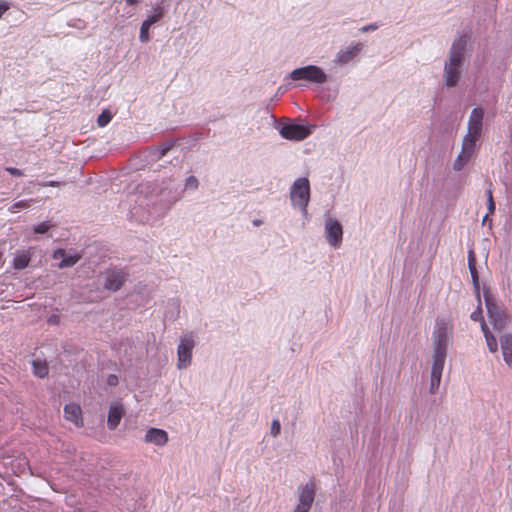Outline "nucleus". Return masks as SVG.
Listing matches in <instances>:
<instances>
[{
    "instance_id": "nucleus-1",
    "label": "nucleus",
    "mask_w": 512,
    "mask_h": 512,
    "mask_svg": "<svg viewBox=\"0 0 512 512\" xmlns=\"http://www.w3.org/2000/svg\"><path fill=\"white\" fill-rule=\"evenodd\" d=\"M451 334L452 325L445 319H437L432 336L433 361L429 387L431 394H435L439 389Z\"/></svg>"
},
{
    "instance_id": "nucleus-2",
    "label": "nucleus",
    "mask_w": 512,
    "mask_h": 512,
    "mask_svg": "<svg viewBox=\"0 0 512 512\" xmlns=\"http://www.w3.org/2000/svg\"><path fill=\"white\" fill-rule=\"evenodd\" d=\"M470 41L468 34H461L455 39L444 63L443 80L446 87L457 86L462 76V67L466 60L467 47Z\"/></svg>"
},
{
    "instance_id": "nucleus-3",
    "label": "nucleus",
    "mask_w": 512,
    "mask_h": 512,
    "mask_svg": "<svg viewBox=\"0 0 512 512\" xmlns=\"http://www.w3.org/2000/svg\"><path fill=\"white\" fill-rule=\"evenodd\" d=\"M293 81H306L309 83L323 84L328 76L322 68L315 65H307L292 70L288 76Z\"/></svg>"
},
{
    "instance_id": "nucleus-4",
    "label": "nucleus",
    "mask_w": 512,
    "mask_h": 512,
    "mask_svg": "<svg viewBox=\"0 0 512 512\" xmlns=\"http://www.w3.org/2000/svg\"><path fill=\"white\" fill-rule=\"evenodd\" d=\"M483 117L484 111L482 108L476 107L471 111L467 125V134L462 141L463 144H468L470 147L475 148L476 142L482 133Z\"/></svg>"
},
{
    "instance_id": "nucleus-5",
    "label": "nucleus",
    "mask_w": 512,
    "mask_h": 512,
    "mask_svg": "<svg viewBox=\"0 0 512 512\" xmlns=\"http://www.w3.org/2000/svg\"><path fill=\"white\" fill-rule=\"evenodd\" d=\"M290 198L294 206H298L304 214L310 199V186L307 178L297 179L290 192Z\"/></svg>"
},
{
    "instance_id": "nucleus-6",
    "label": "nucleus",
    "mask_w": 512,
    "mask_h": 512,
    "mask_svg": "<svg viewBox=\"0 0 512 512\" xmlns=\"http://www.w3.org/2000/svg\"><path fill=\"white\" fill-rule=\"evenodd\" d=\"M485 304L487 307L488 317L494 329L502 330L505 327L506 315L504 310L495 302L492 295L488 292L484 293Z\"/></svg>"
},
{
    "instance_id": "nucleus-7",
    "label": "nucleus",
    "mask_w": 512,
    "mask_h": 512,
    "mask_svg": "<svg viewBox=\"0 0 512 512\" xmlns=\"http://www.w3.org/2000/svg\"><path fill=\"white\" fill-rule=\"evenodd\" d=\"M195 347V340L192 333L184 335L180 339V343L177 348V367L179 369L187 368L191 364L192 351Z\"/></svg>"
},
{
    "instance_id": "nucleus-8",
    "label": "nucleus",
    "mask_w": 512,
    "mask_h": 512,
    "mask_svg": "<svg viewBox=\"0 0 512 512\" xmlns=\"http://www.w3.org/2000/svg\"><path fill=\"white\" fill-rule=\"evenodd\" d=\"M316 495V485L308 482L298 488V503L293 512H309Z\"/></svg>"
},
{
    "instance_id": "nucleus-9",
    "label": "nucleus",
    "mask_w": 512,
    "mask_h": 512,
    "mask_svg": "<svg viewBox=\"0 0 512 512\" xmlns=\"http://www.w3.org/2000/svg\"><path fill=\"white\" fill-rule=\"evenodd\" d=\"M325 232L328 243L338 248L342 242V225L336 219L328 218L325 221Z\"/></svg>"
},
{
    "instance_id": "nucleus-10",
    "label": "nucleus",
    "mask_w": 512,
    "mask_h": 512,
    "mask_svg": "<svg viewBox=\"0 0 512 512\" xmlns=\"http://www.w3.org/2000/svg\"><path fill=\"white\" fill-rule=\"evenodd\" d=\"M311 133L310 128L299 124H287L281 127L280 135L288 140H303Z\"/></svg>"
},
{
    "instance_id": "nucleus-11",
    "label": "nucleus",
    "mask_w": 512,
    "mask_h": 512,
    "mask_svg": "<svg viewBox=\"0 0 512 512\" xmlns=\"http://www.w3.org/2000/svg\"><path fill=\"white\" fill-rule=\"evenodd\" d=\"M64 417L66 420L74 423L77 427H83L84 425L81 407L76 403H69L65 405Z\"/></svg>"
},
{
    "instance_id": "nucleus-12",
    "label": "nucleus",
    "mask_w": 512,
    "mask_h": 512,
    "mask_svg": "<svg viewBox=\"0 0 512 512\" xmlns=\"http://www.w3.org/2000/svg\"><path fill=\"white\" fill-rule=\"evenodd\" d=\"M169 440L168 433L159 428H149L146 431L144 441L146 443H152L157 446H165Z\"/></svg>"
},
{
    "instance_id": "nucleus-13",
    "label": "nucleus",
    "mask_w": 512,
    "mask_h": 512,
    "mask_svg": "<svg viewBox=\"0 0 512 512\" xmlns=\"http://www.w3.org/2000/svg\"><path fill=\"white\" fill-rule=\"evenodd\" d=\"M124 415V408L122 403L120 402H114L111 404L109 412H108V419H107V426L110 430H115L117 426L120 424V421Z\"/></svg>"
},
{
    "instance_id": "nucleus-14",
    "label": "nucleus",
    "mask_w": 512,
    "mask_h": 512,
    "mask_svg": "<svg viewBox=\"0 0 512 512\" xmlns=\"http://www.w3.org/2000/svg\"><path fill=\"white\" fill-rule=\"evenodd\" d=\"M363 44L357 43L352 47H348L345 50H341L337 53L334 62L338 65H345L349 63L361 50Z\"/></svg>"
},
{
    "instance_id": "nucleus-15",
    "label": "nucleus",
    "mask_w": 512,
    "mask_h": 512,
    "mask_svg": "<svg viewBox=\"0 0 512 512\" xmlns=\"http://www.w3.org/2000/svg\"><path fill=\"white\" fill-rule=\"evenodd\" d=\"M474 150H475V148L470 147L468 144L462 143L461 152L458 155V157L456 158L454 165H453L454 170H456V171L461 170L466 165V163L470 160V158L472 157Z\"/></svg>"
},
{
    "instance_id": "nucleus-16",
    "label": "nucleus",
    "mask_w": 512,
    "mask_h": 512,
    "mask_svg": "<svg viewBox=\"0 0 512 512\" xmlns=\"http://www.w3.org/2000/svg\"><path fill=\"white\" fill-rule=\"evenodd\" d=\"M125 282V277L122 272H112L110 273L104 284V287L111 291L119 290Z\"/></svg>"
},
{
    "instance_id": "nucleus-17",
    "label": "nucleus",
    "mask_w": 512,
    "mask_h": 512,
    "mask_svg": "<svg viewBox=\"0 0 512 512\" xmlns=\"http://www.w3.org/2000/svg\"><path fill=\"white\" fill-rule=\"evenodd\" d=\"M53 258H55V259L61 258L62 261L60 262L59 267L64 268V267H71V266L75 265L79 261L80 256L66 255V252L64 249H58L54 252Z\"/></svg>"
},
{
    "instance_id": "nucleus-18",
    "label": "nucleus",
    "mask_w": 512,
    "mask_h": 512,
    "mask_svg": "<svg viewBox=\"0 0 512 512\" xmlns=\"http://www.w3.org/2000/svg\"><path fill=\"white\" fill-rule=\"evenodd\" d=\"M504 361L512 367V335H504L500 339Z\"/></svg>"
},
{
    "instance_id": "nucleus-19",
    "label": "nucleus",
    "mask_w": 512,
    "mask_h": 512,
    "mask_svg": "<svg viewBox=\"0 0 512 512\" xmlns=\"http://www.w3.org/2000/svg\"><path fill=\"white\" fill-rule=\"evenodd\" d=\"M31 261V253L29 250L19 252L13 259V267L16 270H22L28 267Z\"/></svg>"
},
{
    "instance_id": "nucleus-20",
    "label": "nucleus",
    "mask_w": 512,
    "mask_h": 512,
    "mask_svg": "<svg viewBox=\"0 0 512 512\" xmlns=\"http://www.w3.org/2000/svg\"><path fill=\"white\" fill-rule=\"evenodd\" d=\"M33 373L39 378H45L49 373V367L45 360L36 359L32 361Z\"/></svg>"
},
{
    "instance_id": "nucleus-21",
    "label": "nucleus",
    "mask_w": 512,
    "mask_h": 512,
    "mask_svg": "<svg viewBox=\"0 0 512 512\" xmlns=\"http://www.w3.org/2000/svg\"><path fill=\"white\" fill-rule=\"evenodd\" d=\"M482 331L484 333L488 349L490 352L495 353L498 350V343L494 335L489 331L485 322H482Z\"/></svg>"
},
{
    "instance_id": "nucleus-22",
    "label": "nucleus",
    "mask_w": 512,
    "mask_h": 512,
    "mask_svg": "<svg viewBox=\"0 0 512 512\" xmlns=\"http://www.w3.org/2000/svg\"><path fill=\"white\" fill-rule=\"evenodd\" d=\"M468 267L475 285H478V273L476 270V258L473 250L468 253Z\"/></svg>"
},
{
    "instance_id": "nucleus-23",
    "label": "nucleus",
    "mask_w": 512,
    "mask_h": 512,
    "mask_svg": "<svg viewBox=\"0 0 512 512\" xmlns=\"http://www.w3.org/2000/svg\"><path fill=\"white\" fill-rule=\"evenodd\" d=\"M164 14H165L164 7L158 5L153 8V14L149 15L146 18V20L153 25V24L157 23L158 21H160L162 19V17L164 16Z\"/></svg>"
},
{
    "instance_id": "nucleus-24",
    "label": "nucleus",
    "mask_w": 512,
    "mask_h": 512,
    "mask_svg": "<svg viewBox=\"0 0 512 512\" xmlns=\"http://www.w3.org/2000/svg\"><path fill=\"white\" fill-rule=\"evenodd\" d=\"M151 26H152V24L150 22H148L146 19L142 22L141 27H140V35H139V39L141 42L145 43V42L149 41V39H150L149 29Z\"/></svg>"
},
{
    "instance_id": "nucleus-25",
    "label": "nucleus",
    "mask_w": 512,
    "mask_h": 512,
    "mask_svg": "<svg viewBox=\"0 0 512 512\" xmlns=\"http://www.w3.org/2000/svg\"><path fill=\"white\" fill-rule=\"evenodd\" d=\"M112 119V114L109 110H103L98 116L97 124L99 127H105Z\"/></svg>"
},
{
    "instance_id": "nucleus-26",
    "label": "nucleus",
    "mask_w": 512,
    "mask_h": 512,
    "mask_svg": "<svg viewBox=\"0 0 512 512\" xmlns=\"http://www.w3.org/2000/svg\"><path fill=\"white\" fill-rule=\"evenodd\" d=\"M33 202L32 199L30 200H20V201H17L15 203H13L10 207H9V211L11 213H16L19 209H25V208H28L30 206V203Z\"/></svg>"
},
{
    "instance_id": "nucleus-27",
    "label": "nucleus",
    "mask_w": 512,
    "mask_h": 512,
    "mask_svg": "<svg viewBox=\"0 0 512 512\" xmlns=\"http://www.w3.org/2000/svg\"><path fill=\"white\" fill-rule=\"evenodd\" d=\"M199 186V181L195 176H189L185 182V189L196 190Z\"/></svg>"
},
{
    "instance_id": "nucleus-28",
    "label": "nucleus",
    "mask_w": 512,
    "mask_h": 512,
    "mask_svg": "<svg viewBox=\"0 0 512 512\" xmlns=\"http://www.w3.org/2000/svg\"><path fill=\"white\" fill-rule=\"evenodd\" d=\"M487 204H488V211L490 214H492L495 211V203L492 196V190H487Z\"/></svg>"
},
{
    "instance_id": "nucleus-29",
    "label": "nucleus",
    "mask_w": 512,
    "mask_h": 512,
    "mask_svg": "<svg viewBox=\"0 0 512 512\" xmlns=\"http://www.w3.org/2000/svg\"><path fill=\"white\" fill-rule=\"evenodd\" d=\"M281 430L280 422L278 420H273L271 424V435L276 437L279 435Z\"/></svg>"
},
{
    "instance_id": "nucleus-30",
    "label": "nucleus",
    "mask_w": 512,
    "mask_h": 512,
    "mask_svg": "<svg viewBox=\"0 0 512 512\" xmlns=\"http://www.w3.org/2000/svg\"><path fill=\"white\" fill-rule=\"evenodd\" d=\"M470 318L473 321H480L481 323L485 322L483 319L482 310L480 307H478L474 312L471 313Z\"/></svg>"
},
{
    "instance_id": "nucleus-31",
    "label": "nucleus",
    "mask_w": 512,
    "mask_h": 512,
    "mask_svg": "<svg viewBox=\"0 0 512 512\" xmlns=\"http://www.w3.org/2000/svg\"><path fill=\"white\" fill-rule=\"evenodd\" d=\"M49 228H50V225L48 224V222H42L41 224L34 227V232L43 234V233L47 232L49 230Z\"/></svg>"
},
{
    "instance_id": "nucleus-32",
    "label": "nucleus",
    "mask_w": 512,
    "mask_h": 512,
    "mask_svg": "<svg viewBox=\"0 0 512 512\" xmlns=\"http://www.w3.org/2000/svg\"><path fill=\"white\" fill-rule=\"evenodd\" d=\"M5 170L7 172H9L11 175L16 176V177H21L24 175L22 170L15 168V167H6Z\"/></svg>"
},
{
    "instance_id": "nucleus-33",
    "label": "nucleus",
    "mask_w": 512,
    "mask_h": 512,
    "mask_svg": "<svg viewBox=\"0 0 512 512\" xmlns=\"http://www.w3.org/2000/svg\"><path fill=\"white\" fill-rule=\"evenodd\" d=\"M10 9V5L7 2L0 1V19Z\"/></svg>"
},
{
    "instance_id": "nucleus-34",
    "label": "nucleus",
    "mask_w": 512,
    "mask_h": 512,
    "mask_svg": "<svg viewBox=\"0 0 512 512\" xmlns=\"http://www.w3.org/2000/svg\"><path fill=\"white\" fill-rule=\"evenodd\" d=\"M171 149L170 144H165L159 149L158 158L163 157Z\"/></svg>"
},
{
    "instance_id": "nucleus-35",
    "label": "nucleus",
    "mask_w": 512,
    "mask_h": 512,
    "mask_svg": "<svg viewBox=\"0 0 512 512\" xmlns=\"http://www.w3.org/2000/svg\"><path fill=\"white\" fill-rule=\"evenodd\" d=\"M42 186L59 187L60 183L57 181H50L48 183L41 184Z\"/></svg>"
},
{
    "instance_id": "nucleus-36",
    "label": "nucleus",
    "mask_w": 512,
    "mask_h": 512,
    "mask_svg": "<svg viewBox=\"0 0 512 512\" xmlns=\"http://www.w3.org/2000/svg\"><path fill=\"white\" fill-rule=\"evenodd\" d=\"M118 379H117V376L115 375H110L109 378H108V383L110 385H116Z\"/></svg>"
},
{
    "instance_id": "nucleus-37",
    "label": "nucleus",
    "mask_w": 512,
    "mask_h": 512,
    "mask_svg": "<svg viewBox=\"0 0 512 512\" xmlns=\"http://www.w3.org/2000/svg\"><path fill=\"white\" fill-rule=\"evenodd\" d=\"M375 29H377V26H376V25L371 24V25H367V26L363 27V28H362V31H363V32H367V31L375 30Z\"/></svg>"
},
{
    "instance_id": "nucleus-38",
    "label": "nucleus",
    "mask_w": 512,
    "mask_h": 512,
    "mask_svg": "<svg viewBox=\"0 0 512 512\" xmlns=\"http://www.w3.org/2000/svg\"><path fill=\"white\" fill-rule=\"evenodd\" d=\"M125 1L130 6L136 5L139 2V0H125Z\"/></svg>"
},
{
    "instance_id": "nucleus-39",
    "label": "nucleus",
    "mask_w": 512,
    "mask_h": 512,
    "mask_svg": "<svg viewBox=\"0 0 512 512\" xmlns=\"http://www.w3.org/2000/svg\"><path fill=\"white\" fill-rule=\"evenodd\" d=\"M262 223L261 220H254L253 224L259 226Z\"/></svg>"
},
{
    "instance_id": "nucleus-40",
    "label": "nucleus",
    "mask_w": 512,
    "mask_h": 512,
    "mask_svg": "<svg viewBox=\"0 0 512 512\" xmlns=\"http://www.w3.org/2000/svg\"><path fill=\"white\" fill-rule=\"evenodd\" d=\"M487 218H488V215L484 216L483 223L486 221Z\"/></svg>"
}]
</instances>
